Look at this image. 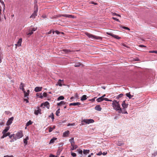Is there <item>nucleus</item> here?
I'll use <instances>...</instances> for the list:
<instances>
[{
	"label": "nucleus",
	"instance_id": "obj_1",
	"mask_svg": "<svg viewBox=\"0 0 157 157\" xmlns=\"http://www.w3.org/2000/svg\"><path fill=\"white\" fill-rule=\"evenodd\" d=\"M112 105L114 109L117 111H118V112L119 113L122 112L121 109L120 107V105L119 102L114 100L113 101Z\"/></svg>",
	"mask_w": 157,
	"mask_h": 157
},
{
	"label": "nucleus",
	"instance_id": "obj_2",
	"mask_svg": "<svg viewBox=\"0 0 157 157\" xmlns=\"http://www.w3.org/2000/svg\"><path fill=\"white\" fill-rule=\"evenodd\" d=\"M85 34L89 38H91L92 40H101L102 38L101 37L97 36L87 32H85Z\"/></svg>",
	"mask_w": 157,
	"mask_h": 157
},
{
	"label": "nucleus",
	"instance_id": "obj_3",
	"mask_svg": "<svg viewBox=\"0 0 157 157\" xmlns=\"http://www.w3.org/2000/svg\"><path fill=\"white\" fill-rule=\"evenodd\" d=\"M94 122V121L93 119H84L81 121V124L82 125L85 124L84 123L86 124H89L90 123H93Z\"/></svg>",
	"mask_w": 157,
	"mask_h": 157
},
{
	"label": "nucleus",
	"instance_id": "obj_4",
	"mask_svg": "<svg viewBox=\"0 0 157 157\" xmlns=\"http://www.w3.org/2000/svg\"><path fill=\"white\" fill-rule=\"evenodd\" d=\"M35 8H36V10H35L33 13V14L30 16V18H34L37 15V13L38 11V7L37 5H35Z\"/></svg>",
	"mask_w": 157,
	"mask_h": 157
},
{
	"label": "nucleus",
	"instance_id": "obj_5",
	"mask_svg": "<svg viewBox=\"0 0 157 157\" xmlns=\"http://www.w3.org/2000/svg\"><path fill=\"white\" fill-rule=\"evenodd\" d=\"M16 139H20L23 136L22 131H20L16 134Z\"/></svg>",
	"mask_w": 157,
	"mask_h": 157
},
{
	"label": "nucleus",
	"instance_id": "obj_6",
	"mask_svg": "<svg viewBox=\"0 0 157 157\" xmlns=\"http://www.w3.org/2000/svg\"><path fill=\"white\" fill-rule=\"evenodd\" d=\"M32 26L29 29V33L27 35H30L33 33V32L36 31L37 29V27L32 28Z\"/></svg>",
	"mask_w": 157,
	"mask_h": 157
},
{
	"label": "nucleus",
	"instance_id": "obj_7",
	"mask_svg": "<svg viewBox=\"0 0 157 157\" xmlns=\"http://www.w3.org/2000/svg\"><path fill=\"white\" fill-rule=\"evenodd\" d=\"M40 106L43 108L46 107L48 109H49L50 106L49 103L48 101H46L44 103H42Z\"/></svg>",
	"mask_w": 157,
	"mask_h": 157
},
{
	"label": "nucleus",
	"instance_id": "obj_8",
	"mask_svg": "<svg viewBox=\"0 0 157 157\" xmlns=\"http://www.w3.org/2000/svg\"><path fill=\"white\" fill-rule=\"evenodd\" d=\"M65 85L64 84V81L63 80H61V79H59L58 82H57L56 85H59L60 86H61L62 85Z\"/></svg>",
	"mask_w": 157,
	"mask_h": 157
},
{
	"label": "nucleus",
	"instance_id": "obj_9",
	"mask_svg": "<svg viewBox=\"0 0 157 157\" xmlns=\"http://www.w3.org/2000/svg\"><path fill=\"white\" fill-rule=\"evenodd\" d=\"M107 34L111 36H112V37H113L115 38H116V39H121L120 37H119L117 35H114V34H113L112 33H107Z\"/></svg>",
	"mask_w": 157,
	"mask_h": 157
},
{
	"label": "nucleus",
	"instance_id": "obj_10",
	"mask_svg": "<svg viewBox=\"0 0 157 157\" xmlns=\"http://www.w3.org/2000/svg\"><path fill=\"white\" fill-rule=\"evenodd\" d=\"M13 117H11L8 120L7 123L6 125H9L11 124L12 123V121H13Z\"/></svg>",
	"mask_w": 157,
	"mask_h": 157
},
{
	"label": "nucleus",
	"instance_id": "obj_11",
	"mask_svg": "<svg viewBox=\"0 0 157 157\" xmlns=\"http://www.w3.org/2000/svg\"><path fill=\"white\" fill-rule=\"evenodd\" d=\"M61 51H63L64 52H65L66 53H68L70 52H71L73 51H71L70 50L66 48L64 49L61 50Z\"/></svg>",
	"mask_w": 157,
	"mask_h": 157
},
{
	"label": "nucleus",
	"instance_id": "obj_12",
	"mask_svg": "<svg viewBox=\"0 0 157 157\" xmlns=\"http://www.w3.org/2000/svg\"><path fill=\"white\" fill-rule=\"evenodd\" d=\"M122 106L123 109H125L127 108L128 106V104L125 103V101H124L122 103Z\"/></svg>",
	"mask_w": 157,
	"mask_h": 157
},
{
	"label": "nucleus",
	"instance_id": "obj_13",
	"mask_svg": "<svg viewBox=\"0 0 157 157\" xmlns=\"http://www.w3.org/2000/svg\"><path fill=\"white\" fill-rule=\"evenodd\" d=\"M22 41V38H20L17 42V44H15L16 46H21Z\"/></svg>",
	"mask_w": 157,
	"mask_h": 157
},
{
	"label": "nucleus",
	"instance_id": "obj_14",
	"mask_svg": "<svg viewBox=\"0 0 157 157\" xmlns=\"http://www.w3.org/2000/svg\"><path fill=\"white\" fill-rule=\"evenodd\" d=\"M60 16H63L64 17L68 18H74V16L71 15L63 14L61 15H60L59 17Z\"/></svg>",
	"mask_w": 157,
	"mask_h": 157
},
{
	"label": "nucleus",
	"instance_id": "obj_15",
	"mask_svg": "<svg viewBox=\"0 0 157 157\" xmlns=\"http://www.w3.org/2000/svg\"><path fill=\"white\" fill-rule=\"evenodd\" d=\"M42 87H36L35 88L34 90L36 92H39V91H41L42 90Z\"/></svg>",
	"mask_w": 157,
	"mask_h": 157
},
{
	"label": "nucleus",
	"instance_id": "obj_16",
	"mask_svg": "<svg viewBox=\"0 0 157 157\" xmlns=\"http://www.w3.org/2000/svg\"><path fill=\"white\" fill-rule=\"evenodd\" d=\"M29 139V136H27L26 137L25 139H24L23 140L24 143L25 144V146L28 143V140Z\"/></svg>",
	"mask_w": 157,
	"mask_h": 157
},
{
	"label": "nucleus",
	"instance_id": "obj_17",
	"mask_svg": "<svg viewBox=\"0 0 157 157\" xmlns=\"http://www.w3.org/2000/svg\"><path fill=\"white\" fill-rule=\"evenodd\" d=\"M41 109H39V108H38L37 110H35L34 113L36 115H38L39 113H41Z\"/></svg>",
	"mask_w": 157,
	"mask_h": 157
},
{
	"label": "nucleus",
	"instance_id": "obj_18",
	"mask_svg": "<svg viewBox=\"0 0 157 157\" xmlns=\"http://www.w3.org/2000/svg\"><path fill=\"white\" fill-rule=\"evenodd\" d=\"M24 84L22 83H21L19 87L22 90L23 92L25 91V89L24 88Z\"/></svg>",
	"mask_w": 157,
	"mask_h": 157
},
{
	"label": "nucleus",
	"instance_id": "obj_19",
	"mask_svg": "<svg viewBox=\"0 0 157 157\" xmlns=\"http://www.w3.org/2000/svg\"><path fill=\"white\" fill-rule=\"evenodd\" d=\"M81 105V103L79 102H77L76 103H71L70 104V105H74V106H75V105Z\"/></svg>",
	"mask_w": 157,
	"mask_h": 157
},
{
	"label": "nucleus",
	"instance_id": "obj_20",
	"mask_svg": "<svg viewBox=\"0 0 157 157\" xmlns=\"http://www.w3.org/2000/svg\"><path fill=\"white\" fill-rule=\"evenodd\" d=\"M95 109L97 110L101 111V108L99 105H97L95 107Z\"/></svg>",
	"mask_w": 157,
	"mask_h": 157
},
{
	"label": "nucleus",
	"instance_id": "obj_21",
	"mask_svg": "<svg viewBox=\"0 0 157 157\" xmlns=\"http://www.w3.org/2000/svg\"><path fill=\"white\" fill-rule=\"evenodd\" d=\"M69 133V131H67L64 132L63 134V136L64 137L67 136Z\"/></svg>",
	"mask_w": 157,
	"mask_h": 157
},
{
	"label": "nucleus",
	"instance_id": "obj_22",
	"mask_svg": "<svg viewBox=\"0 0 157 157\" xmlns=\"http://www.w3.org/2000/svg\"><path fill=\"white\" fill-rule=\"evenodd\" d=\"M10 128V127H6L4 129V130L2 132V134H4L5 133L7 132L8 130H9Z\"/></svg>",
	"mask_w": 157,
	"mask_h": 157
},
{
	"label": "nucleus",
	"instance_id": "obj_23",
	"mask_svg": "<svg viewBox=\"0 0 157 157\" xmlns=\"http://www.w3.org/2000/svg\"><path fill=\"white\" fill-rule=\"evenodd\" d=\"M81 65L83 66V65L79 62H76L74 66L75 67H78Z\"/></svg>",
	"mask_w": 157,
	"mask_h": 157
},
{
	"label": "nucleus",
	"instance_id": "obj_24",
	"mask_svg": "<svg viewBox=\"0 0 157 157\" xmlns=\"http://www.w3.org/2000/svg\"><path fill=\"white\" fill-rule=\"evenodd\" d=\"M86 97V95H83L81 98V100L82 101L85 100L87 99Z\"/></svg>",
	"mask_w": 157,
	"mask_h": 157
},
{
	"label": "nucleus",
	"instance_id": "obj_25",
	"mask_svg": "<svg viewBox=\"0 0 157 157\" xmlns=\"http://www.w3.org/2000/svg\"><path fill=\"white\" fill-rule=\"evenodd\" d=\"M104 100V98H103V97H101L98 98L96 100L98 102H100Z\"/></svg>",
	"mask_w": 157,
	"mask_h": 157
},
{
	"label": "nucleus",
	"instance_id": "obj_26",
	"mask_svg": "<svg viewBox=\"0 0 157 157\" xmlns=\"http://www.w3.org/2000/svg\"><path fill=\"white\" fill-rule=\"evenodd\" d=\"M65 102L64 101H61V102H60L59 103H57V105L58 106H60V105H64L65 104Z\"/></svg>",
	"mask_w": 157,
	"mask_h": 157
},
{
	"label": "nucleus",
	"instance_id": "obj_27",
	"mask_svg": "<svg viewBox=\"0 0 157 157\" xmlns=\"http://www.w3.org/2000/svg\"><path fill=\"white\" fill-rule=\"evenodd\" d=\"M49 128V132H51L52 131V130L54 129L55 128V126H54L52 127H48Z\"/></svg>",
	"mask_w": 157,
	"mask_h": 157
},
{
	"label": "nucleus",
	"instance_id": "obj_28",
	"mask_svg": "<svg viewBox=\"0 0 157 157\" xmlns=\"http://www.w3.org/2000/svg\"><path fill=\"white\" fill-rule=\"evenodd\" d=\"M32 122L30 120L29 121H28L27 123L26 124V126L27 127L29 126V125H31L32 124Z\"/></svg>",
	"mask_w": 157,
	"mask_h": 157
},
{
	"label": "nucleus",
	"instance_id": "obj_29",
	"mask_svg": "<svg viewBox=\"0 0 157 157\" xmlns=\"http://www.w3.org/2000/svg\"><path fill=\"white\" fill-rule=\"evenodd\" d=\"M126 95L127 96V97H128L129 99H130V98H132L133 97V95H131L130 94V93H127L126 94Z\"/></svg>",
	"mask_w": 157,
	"mask_h": 157
},
{
	"label": "nucleus",
	"instance_id": "obj_30",
	"mask_svg": "<svg viewBox=\"0 0 157 157\" xmlns=\"http://www.w3.org/2000/svg\"><path fill=\"white\" fill-rule=\"evenodd\" d=\"M78 147V146L77 145H75V146H72V147L71 148V150H73L75 149H76Z\"/></svg>",
	"mask_w": 157,
	"mask_h": 157
},
{
	"label": "nucleus",
	"instance_id": "obj_31",
	"mask_svg": "<svg viewBox=\"0 0 157 157\" xmlns=\"http://www.w3.org/2000/svg\"><path fill=\"white\" fill-rule=\"evenodd\" d=\"M90 152L89 150H84L83 151V153L84 154H86Z\"/></svg>",
	"mask_w": 157,
	"mask_h": 157
},
{
	"label": "nucleus",
	"instance_id": "obj_32",
	"mask_svg": "<svg viewBox=\"0 0 157 157\" xmlns=\"http://www.w3.org/2000/svg\"><path fill=\"white\" fill-rule=\"evenodd\" d=\"M64 99V97L62 96H59L58 98V100H63Z\"/></svg>",
	"mask_w": 157,
	"mask_h": 157
},
{
	"label": "nucleus",
	"instance_id": "obj_33",
	"mask_svg": "<svg viewBox=\"0 0 157 157\" xmlns=\"http://www.w3.org/2000/svg\"><path fill=\"white\" fill-rule=\"evenodd\" d=\"M47 96V94L46 93L44 92L43 93V96H41L40 97L41 98H42L43 96L44 97H46Z\"/></svg>",
	"mask_w": 157,
	"mask_h": 157
},
{
	"label": "nucleus",
	"instance_id": "obj_34",
	"mask_svg": "<svg viewBox=\"0 0 157 157\" xmlns=\"http://www.w3.org/2000/svg\"><path fill=\"white\" fill-rule=\"evenodd\" d=\"M56 138H53L51 139L50 142V143H53L54 142L55 140H56Z\"/></svg>",
	"mask_w": 157,
	"mask_h": 157
},
{
	"label": "nucleus",
	"instance_id": "obj_35",
	"mask_svg": "<svg viewBox=\"0 0 157 157\" xmlns=\"http://www.w3.org/2000/svg\"><path fill=\"white\" fill-rule=\"evenodd\" d=\"M23 92L24 94V97H25L29 95V93H28L27 92H26L25 91H23Z\"/></svg>",
	"mask_w": 157,
	"mask_h": 157
},
{
	"label": "nucleus",
	"instance_id": "obj_36",
	"mask_svg": "<svg viewBox=\"0 0 157 157\" xmlns=\"http://www.w3.org/2000/svg\"><path fill=\"white\" fill-rule=\"evenodd\" d=\"M14 136V134L10 135V136H9V137L10 138H11L12 137H13V138H14L15 140H16V137Z\"/></svg>",
	"mask_w": 157,
	"mask_h": 157
},
{
	"label": "nucleus",
	"instance_id": "obj_37",
	"mask_svg": "<svg viewBox=\"0 0 157 157\" xmlns=\"http://www.w3.org/2000/svg\"><path fill=\"white\" fill-rule=\"evenodd\" d=\"M59 110H60V109H58L56 111V116H59Z\"/></svg>",
	"mask_w": 157,
	"mask_h": 157
},
{
	"label": "nucleus",
	"instance_id": "obj_38",
	"mask_svg": "<svg viewBox=\"0 0 157 157\" xmlns=\"http://www.w3.org/2000/svg\"><path fill=\"white\" fill-rule=\"evenodd\" d=\"M55 33L57 34H59L60 33H62V34H64L62 32H59V31H58L57 30L55 31Z\"/></svg>",
	"mask_w": 157,
	"mask_h": 157
},
{
	"label": "nucleus",
	"instance_id": "obj_39",
	"mask_svg": "<svg viewBox=\"0 0 157 157\" xmlns=\"http://www.w3.org/2000/svg\"><path fill=\"white\" fill-rule=\"evenodd\" d=\"M69 140L71 144V143H73V142H75L74 141V138H71V139H70Z\"/></svg>",
	"mask_w": 157,
	"mask_h": 157
},
{
	"label": "nucleus",
	"instance_id": "obj_40",
	"mask_svg": "<svg viewBox=\"0 0 157 157\" xmlns=\"http://www.w3.org/2000/svg\"><path fill=\"white\" fill-rule=\"evenodd\" d=\"M104 100L105 101H112V100L109 99H108L107 98H104Z\"/></svg>",
	"mask_w": 157,
	"mask_h": 157
},
{
	"label": "nucleus",
	"instance_id": "obj_41",
	"mask_svg": "<svg viewBox=\"0 0 157 157\" xmlns=\"http://www.w3.org/2000/svg\"><path fill=\"white\" fill-rule=\"evenodd\" d=\"M71 155L73 157H75L76 156V154L74 152H72L71 153Z\"/></svg>",
	"mask_w": 157,
	"mask_h": 157
},
{
	"label": "nucleus",
	"instance_id": "obj_42",
	"mask_svg": "<svg viewBox=\"0 0 157 157\" xmlns=\"http://www.w3.org/2000/svg\"><path fill=\"white\" fill-rule=\"evenodd\" d=\"M149 52L150 53H155L157 54V51H149Z\"/></svg>",
	"mask_w": 157,
	"mask_h": 157
},
{
	"label": "nucleus",
	"instance_id": "obj_43",
	"mask_svg": "<svg viewBox=\"0 0 157 157\" xmlns=\"http://www.w3.org/2000/svg\"><path fill=\"white\" fill-rule=\"evenodd\" d=\"M75 125V123H72V124L69 123L67 124V126H70V125H71V126H74Z\"/></svg>",
	"mask_w": 157,
	"mask_h": 157
},
{
	"label": "nucleus",
	"instance_id": "obj_44",
	"mask_svg": "<svg viewBox=\"0 0 157 157\" xmlns=\"http://www.w3.org/2000/svg\"><path fill=\"white\" fill-rule=\"evenodd\" d=\"M112 19L116 21H117L120 22L119 20L117 18H116L113 17Z\"/></svg>",
	"mask_w": 157,
	"mask_h": 157
},
{
	"label": "nucleus",
	"instance_id": "obj_45",
	"mask_svg": "<svg viewBox=\"0 0 157 157\" xmlns=\"http://www.w3.org/2000/svg\"><path fill=\"white\" fill-rule=\"evenodd\" d=\"M96 98V97H95L93 98H92V99H90L89 100V101H91L92 102H94L95 101V98Z\"/></svg>",
	"mask_w": 157,
	"mask_h": 157
},
{
	"label": "nucleus",
	"instance_id": "obj_46",
	"mask_svg": "<svg viewBox=\"0 0 157 157\" xmlns=\"http://www.w3.org/2000/svg\"><path fill=\"white\" fill-rule=\"evenodd\" d=\"M4 157H14L12 155H5L4 156Z\"/></svg>",
	"mask_w": 157,
	"mask_h": 157
},
{
	"label": "nucleus",
	"instance_id": "obj_47",
	"mask_svg": "<svg viewBox=\"0 0 157 157\" xmlns=\"http://www.w3.org/2000/svg\"><path fill=\"white\" fill-rule=\"evenodd\" d=\"M51 115H52L51 117V118L53 120L54 119V116L53 113H52Z\"/></svg>",
	"mask_w": 157,
	"mask_h": 157
},
{
	"label": "nucleus",
	"instance_id": "obj_48",
	"mask_svg": "<svg viewBox=\"0 0 157 157\" xmlns=\"http://www.w3.org/2000/svg\"><path fill=\"white\" fill-rule=\"evenodd\" d=\"M123 28H124V29H127V30H130V29L124 26L123 27Z\"/></svg>",
	"mask_w": 157,
	"mask_h": 157
},
{
	"label": "nucleus",
	"instance_id": "obj_49",
	"mask_svg": "<svg viewBox=\"0 0 157 157\" xmlns=\"http://www.w3.org/2000/svg\"><path fill=\"white\" fill-rule=\"evenodd\" d=\"M75 142L71 143V146H75Z\"/></svg>",
	"mask_w": 157,
	"mask_h": 157
},
{
	"label": "nucleus",
	"instance_id": "obj_50",
	"mask_svg": "<svg viewBox=\"0 0 157 157\" xmlns=\"http://www.w3.org/2000/svg\"><path fill=\"white\" fill-rule=\"evenodd\" d=\"M139 47H144L146 48V47L144 45H139Z\"/></svg>",
	"mask_w": 157,
	"mask_h": 157
},
{
	"label": "nucleus",
	"instance_id": "obj_51",
	"mask_svg": "<svg viewBox=\"0 0 157 157\" xmlns=\"http://www.w3.org/2000/svg\"><path fill=\"white\" fill-rule=\"evenodd\" d=\"M102 154L101 151H100L98 153H97V155H101Z\"/></svg>",
	"mask_w": 157,
	"mask_h": 157
},
{
	"label": "nucleus",
	"instance_id": "obj_52",
	"mask_svg": "<svg viewBox=\"0 0 157 157\" xmlns=\"http://www.w3.org/2000/svg\"><path fill=\"white\" fill-rule=\"evenodd\" d=\"M78 152L79 153L81 154H82V150H80L78 151Z\"/></svg>",
	"mask_w": 157,
	"mask_h": 157
},
{
	"label": "nucleus",
	"instance_id": "obj_53",
	"mask_svg": "<svg viewBox=\"0 0 157 157\" xmlns=\"http://www.w3.org/2000/svg\"><path fill=\"white\" fill-rule=\"evenodd\" d=\"M24 101H26V103H28L29 102L28 100L25 98L24 99Z\"/></svg>",
	"mask_w": 157,
	"mask_h": 157
},
{
	"label": "nucleus",
	"instance_id": "obj_54",
	"mask_svg": "<svg viewBox=\"0 0 157 157\" xmlns=\"http://www.w3.org/2000/svg\"><path fill=\"white\" fill-rule=\"evenodd\" d=\"M123 95V94H119L118 96V97L119 98H121V97H122Z\"/></svg>",
	"mask_w": 157,
	"mask_h": 157
},
{
	"label": "nucleus",
	"instance_id": "obj_55",
	"mask_svg": "<svg viewBox=\"0 0 157 157\" xmlns=\"http://www.w3.org/2000/svg\"><path fill=\"white\" fill-rule=\"evenodd\" d=\"M107 154V152H103V153H102V154H103V155H105Z\"/></svg>",
	"mask_w": 157,
	"mask_h": 157
},
{
	"label": "nucleus",
	"instance_id": "obj_56",
	"mask_svg": "<svg viewBox=\"0 0 157 157\" xmlns=\"http://www.w3.org/2000/svg\"><path fill=\"white\" fill-rule=\"evenodd\" d=\"M3 134V135H4V136H5V137H6L7 136H8L7 133H5L4 134Z\"/></svg>",
	"mask_w": 157,
	"mask_h": 157
},
{
	"label": "nucleus",
	"instance_id": "obj_57",
	"mask_svg": "<svg viewBox=\"0 0 157 157\" xmlns=\"http://www.w3.org/2000/svg\"><path fill=\"white\" fill-rule=\"evenodd\" d=\"M1 3L3 5L4 7H5V5L4 3L3 2V1L1 2Z\"/></svg>",
	"mask_w": 157,
	"mask_h": 157
},
{
	"label": "nucleus",
	"instance_id": "obj_58",
	"mask_svg": "<svg viewBox=\"0 0 157 157\" xmlns=\"http://www.w3.org/2000/svg\"><path fill=\"white\" fill-rule=\"evenodd\" d=\"M114 14L115 15H116V16H118L120 17H121V15L119 14H117L116 13H114Z\"/></svg>",
	"mask_w": 157,
	"mask_h": 157
},
{
	"label": "nucleus",
	"instance_id": "obj_59",
	"mask_svg": "<svg viewBox=\"0 0 157 157\" xmlns=\"http://www.w3.org/2000/svg\"><path fill=\"white\" fill-rule=\"evenodd\" d=\"M50 157H55V156L51 154L50 155Z\"/></svg>",
	"mask_w": 157,
	"mask_h": 157
},
{
	"label": "nucleus",
	"instance_id": "obj_60",
	"mask_svg": "<svg viewBox=\"0 0 157 157\" xmlns=\"http://www.w3.org/2000/svg\"><path fill=\"white\" fill-rule=\"evenodd\" d=\"M5 136H4V135H3V134L2 136L1 137V139H3V138H5Z\"/></svg>",
	"mask_w": 157,
	"mask_h": 157
},
{
	"label": "nucleus",
	"instance_id": "obj_61",
	"mask_svg": "<svg viewBox=\"0 0 157 157\" xmlns=\"http://www.w3.org/2000/svg\"><path fill=\"white\" fill-rule=\"evenodd\" d=\"M7 133L8 136H10V132H8L7 133Z\"/></svg>",
	"mask_w": 157,
	"mask_h": 157
},
{
	"label": "nucleus",
	"instance_id": "obj_62",
	"mask_svg": "<svg viewBox=\"0 0 157 157\" xmlns=\"http://www.w3.org/2000/svg\"><path fill=\"white\" fill-rule=\"evenodd\" d=\"M52 30H50V31H49L48 33V34H50L51 33H52Z\"/></svg>",
	"mask_w": 157,
	"mask_h": 157
},
{
	"label": "nucleus",
	"instance_id": "obj_63",
	"mask_svg": "<svg viewBox=\"0 0 157 157\" xmlns=\"http://www.w3.org/2000/svg\"><path fill=\"white\" fill-rule=\"evenodd\" d=\"M5 7H4L3 9V14H4V13H5Z\"/></svg>",
	"mask_w": 157,
	"mask_h": 157
},
{
	"label": "nucleus",
	"instance_id": "obj_64",
	"mask_svg": "<svg viewBox=\"0 0 157 157\" xmlns=\"http://www.w3.org/2000/svg\"><path fill=\"white\" fill-rule=\"evenodd\" d=\"M75 97L76 98H77L78 97V94H75Z\"/></svg>",
	"mask_w": 157,
	"mask_h": 157
}]
</instances>
